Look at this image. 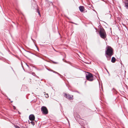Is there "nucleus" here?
<instances>
[{"mask_svg": "<svg viewBox=\"0 0 128 128\" xmlns=\"http://www.w3.org/2000/svg\"><path fill=\"white\" fill-rule=\"evenodd\" d=\"M106 50L105 53L108 56L110 57V58L108 59V60L110 59V58L113 54V52L112 49L110 47L108 46L106 48Z\"/></svg>", "mask_w": 128, "mask_h": 128, "instance_id": "obj_1", "label": "nucleus"}, {"mask_svg": "<svg viewBox=\"0 0 128 128\" xmlns=\"http://www.w3.org/2000/svg\"><path fill=\"white\" fill-rule=\"evenodd\" d=\"M99 34L100 37L104 39L106 36V34L103 28H101L100 30Z\"/></svg>", "mask_w": 128, "mask_h": 128, "instance_id": "obj_2", "label": "nucleus"}, {"mask_svg": "<svg viewBox=\"0 0 128 128\" xmlns=\"http://www.w3.org/2000/svg\"><path fill=\"white\" fill-rule=\"evenodd\" d=\"M87 73L86 75V77L87 80L90 81H92L94 80V78L92 74L88 72Z\"/></svg>", "mask_w": 128, "mask_h": 128, "instance_id": "obj_3", "label": "nucleus"}, {"mask_svg": "<svg viewBox=\"0 0 128 128\" xmlns=\"http://www.w3.org/2000/svg\"><path fill=\"white\" fill-rule=\"evenodd\" d=\"M41 110L42 114H48V110L45 106H42Z\"/></svg>", "mask_w": 128, "mask_h": 128, "instance_id": "obj_4", "label": "nucleus"}, {"mask_svg": "<svg viewBox=\"0 0 128 128\" xmlns=\"http://www.w3.org/2000/svg\"><path fill=\"white\" fill-rule=\"evenodd\" d=\"M64 96H66V97L69 100H73V96H71L69 94H66L64 93Z\"/></svg>", "mask_w": 128, "mask_h": 128, "instance_id": "obj_5", "label": "nucleus"}, {"mask_svg": "<svg viewBox=\"0 0 128 128\" xmlns=\"http://www.w3.org/2000/svg\"><path fill=\"white\" fill-rule=\"evenodd\" d=\"M29 118L30 120L33 121L34 120L35 117L34 115H31L29 116Z\"/></svg>", "mask_w": 128, "mask_h": 128, "instance_id": "obj_6", "label": "nucleus"}, {"mask_svg": "<svg viewBox=\"0 0 128 128\" xmlns=\"http://www.w3.org/2000/svg\"><path fill=\"white\" fill-rule=\"evenodd\" d=\"M79 9L80 11L82 12L84 11V7L82 6H80L79 7Z\"/></svg>", "mask_w": 128, "mask_h": 128, "instance_id": "obj_7", "label": "nucleus"}, {"mask_svg": "<svg viewBox=\"0 0 128 128\" xmlns=\"http://www.w3.org/2000/svg\"><path fill=\"white\" fill-rule=\"evenodd\" d=\"M116 59L114 57H112V58L111 60V62L112 63H114L115 62Z\"/></svg>", "mask_w": 128, "mask_h": 128, "instance_id": "obj_8", "label": "nucleus"}, {"mask_svg": "<svg viewBox=\"0 0 128 128\" xmlns=\"http://www.w3.org/2000/svg\"><path fill=\"white\" fill-rule=\"evenodd\" d=\"M125 6L126 7V8L128 10V2L125 3Z\"/></svg>", "mask_w": 128, "mask_h": 128, "instance_id": "obj_9", "label": "nucleus"}, {"mask_svg": "<svg viewBox=\"0 0 128 128\" xmlns=\"http://www.w3.org/2000/svg\"><path fill=\"white\" fill-rule=\"evenodd\" d=\"M50 71H52L54 73H56V74H58L59 75L61 76V75L59 74L58 73V72H55V71H53L52 70H50Z\"/></svg>", "mask_w": 128, "mask_h": 128, "instance_id": "obj_10", "label": "nucleus"}, {"mask_svg": "<svg viewBox=\"0 0 128 128\" xmlns=\"http://www.w3.org/2000/svg\"><path fill=\"white\" fill-rule=\"evenodd\" d=\"M45 95L46 98H48V94H45Z\"/></svg>", "mask_w": 128, "mask_h": 128, "instance_id": "obj_11", "label": "nucleus"}, {"mask_svg": "<svg viewBox=\"0 0 128 128\" xmlns=\"http://www.w3.org/2000/svg\"><path fill=\"white\" fill-rule=\"evenodd\" d=\"M31 123L33 125H34V122L32 121L31 122Z\"/></svg>", "mask_w": 128, "mask_h": 128, "instance_id": "obj_12", "label": "nucleus"}, {"mask_svg": "<svg viewBox=\"0 0 128 128\" xmlns=\"http://www.w3.org/2000/svg\"><path fill=\"white\" fill-rule=\"evenodd\" d=\"M16 128H20V127L17 126H15Z\"/></svg>", "mask_w": 128, "mask_h": 128, "instance_id": "obj_13", "label": "nucleus"}, {"mask_svg": "<svg viewBox=\"0 0 128 128\" xmlns=\"http://www.w3.org/2000/svg\"><path fill=\"white\" fill-rule=\"evenodd\" d=\"M110 12V11H108V12H107V14H108Z\"/></svg>", "mask_w": 128, "mask_h": 128, "instance_id": "obj_14", "label": "nucleus"}, {"mask_svg": "<svg viewBox=\"0 0 128 128\" xmlns=\"http://www.w3.org/2000/svg\"><path fill=\"white\" fill-rule=\"evenodd\" d=\"M13 108H14V110H15V109H16V107H15V106H13Z\"/></svg>", "mask_w": 128, "mask_h": 128, "instance_id": "obj_15", "label": "nucleus"}, {"mask_svg": "<svg viewBox=\"0 0 128 128\" xmlns=\"http://www.w3.org/2000/svg\"><path fill=\"white\" fill-rule=\"evenodd\" d=\"M66 119L67 120L68 122L69 120H68V118H66Z\"/></svg>", "mask_w": 128, "mask_h": 128, "instance_id": "obj_16", "label": "nucleus"}, {"mask_svg": "<svg viewBox=\"0 0 128 128\" xmlns=\"http://www.w3.org/2000/svg\"><path fill=\"white\" fill-rule=\"evenodd\" d=\"M54 62V63L55 64H57V63L56 62Z\"/></svg>", "mask_w": 128, "mask_h": 128, "instance_id": "obj_17", "label": "nucleus"}, {"mask_svg": "<svg viewBox=\"0 0 128 128\" xmlns=\"http://www.w3.org/2000/svg\"><path fill=\"white\" fill-rule=\"evenodd\" d=\"M38 14H40V12H38Z\"/></svg>", "mask_w": 128, "mask_h": 128, "instance_id": "obj_18", "label": "nucleus"}, {"mask_svg": "<svg viewBox=\"0 0 128 128\" xmlns=\"http://www.w3.org/2000/svg\"><path fill=\"white\" fill-rule=\"evenodd\" d=\"M106 70V71H107V72H108V73H109V72H108V71L107 70Z\"/></svg>", "mask_w": 128, "mask_h": 128, "instance_id": "obj_19", "label": "nucleus"}, {"mask_svg": "<svg viewBox=\"0 0 128 128\" xmlns=\"http://www.w3.org/2000/svg\"><path fill=\"white\" fill-rule=\"evenodd\" d=\"M106 57L107 58L108 57V56H106Z\"/></svg>", "mask_w": 128, "mask_h": 128, "instance_id": "obj_20", "label": "nucleus"}, {"mask_svg": "<svg viewBox=\"0 0 128 128\" xmlns=\"http://www.w3.org/2000/svg\"><path fill=\"white\" fill-rule=\"evenodd\" d=\"M19 114H20V113L19 112Z\"/></svg>", "mask_w": 128, "mask_h": 128, "instance_id": "obj_21", "label": "nucleus"}, {"mask_svg": "<svg viewBox=\"0 0 128 128\" xmlns=\"http://www.w3.org/2000/svg\"><path fill=\"white\" fill-rule=\"evenodd\" d=\"M27 66H28H28H28V65H27Z\"/></svg>", "mask_w": 128, "mask_h": 128, "instance_id": "obj_22", "label": "nucleus"}, {"mask_svg": "<svg viewBox=\"0 0 128 128\" xmlns=\"http://www.w3.org/2000/svg\"><path fill=\"white\" fill-rule=\"evenodd\" d=\"M33 74H34V73H33Z\"/></svg>", "mask_w": 128, "mask_h": 128, "instance_id": "obj_23", "label": "nucleus"}, {"mask_svg": "<svg viewBox=\"0 0 128 128\" xmlns=\"http://www.w3.org/2000/svg\"><path fill=\"white\" fill-rule=\"evenodd\" d=\"M78 92L79 93V92Z\"/></svg>", "mask_w": 128, "mask_h": 128, "instance_id": "obj_24", "label": "nucleus"}]
</instances>
